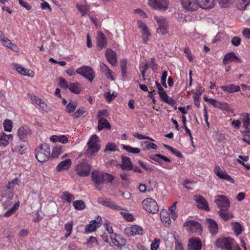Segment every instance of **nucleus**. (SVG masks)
<instances>
[{
	"instance_id": "nucleus-21",
	"label": "nucleus",
	"mask_w": 250,
	"mask_h": 250,
	"mask_svg": "<svg viewBox=\"0 0 250 250\" xmlns=\"http://www.w3.org/2000/svg\"><path fill=\"white\" fill-rule=\"evenodd\" d=\"M194 200L198 208L205 210H209L208 204L204 197L201 195L195 196Z\"/></svg>"
},
{
	"instance_id": "nucleus-55",
	"label": "nucleus",
	"mask_w": 250,
	"mask_h": 250,
	"mask_svg": "<svg viewBox=\"0 0 250 250\" xmlns=\"http://www.w3.org/2000/svg\"><path fill=\"white\" fill-rule=\"evenodd\" d=\"M77 104L75 102H70L66 106V111L68 113L73 112L76 109Z\"/></svg>"
},
{
	"instance_id": "nucleus-11",
	"label": "nucleus",
	"mask_w": 250,
	"mask_h": 250,
	"mask_svg": "<svg viewBox=\"0 0 250 250\" xmlns=\"http://www.w3.org/2000/svg\"><path fill=\"white\" fill-rule=\"evenodd\" d=\"M76 72L86 78L90 82H92L94 77L93 69L88 66H82L77 69Z\"/></svg>"
},
{
	"instance_id": "nucleus-14",
	"label": "nucleus",
	"mask_w": 250,
	"mask_h": 250,
	"mask_svg": "<svg viewBox=\"0 0 250 250\" xmlns=\"http://www.w3.org/2000/svg\"><path fill=\"white\" fill-rule=\"evenodd\" d=\"M102 224L101 217L97 215L96 219L91 221L89 224L85 226L84 230L87 233H91L96 231L97 229L101 226Z\"/></svg>"
},
{
	"instance_id": "nucleus-10",
	"label": "nucleus",
	"mask_w": 250,
	"mask_h": 250,
	"mask_svg": "<svg viewBox=\"0 0 250 250\" xmlns=\"http://www.w3.org/2000/svg\"><path fill=\"white\" fill-rule=\"evenodd\" d=\"M149 6L154 9L166 11L168 8V0H148Z\"/></svg>"
},
{
	"instance_id": "nucleus-31",
	"label": "nucleus",
	"mask_w": 250,
	"mask_h": 250,
	"mask_svg": "<svg viewBox=\"0 0 250 250\" xmlns=\"http://www.w3.org/2000/svg\"><path fill=\"white\" fill-rule=\"evenodd\" d=\"M150 158L151 160H152L155 162H157V163H158L160 164H162V160L165 162H171V160L169 158L166 157L164 155H163L160 154H155V155L151 156Z\"/></svg>"
},
{
	"instance_id": "nucleus-49",
	"label": "nucleus",
	"mask_w": 250,
	"mask_h": 250,
	"mask_svg": "<svg viewBox=\"0 0 250 250\" xmlns=\"http://www.w3.org/2000/svg\"><path fill=\"white\" fill-rule=\"evenodd\" d=\"M62 152V146H57L52 150L53 157H57Z\"/></svg>"
},
{
	"instance_id": "nucleus-25",
	"label": "nucleus",
	"mask_w": 250,
	"mask_h": 250,
	"mask_svg": "<svg viewBox=\"0 0 250 250\" xmlns=\"http://www.w3.org/2000/svg\"><path fill=\"white\" fill-rule=\"evenodd\" d=\"M13 66L14 68L22 75L31 77L34 76V72L32 71L25 69L21 65L14 63L13 64Z\"/></svg>"
},
{
	"instance_id": "nucleus-4",
	"label": "nucleus",
	"mask_w": 250,
	"mask_h": 250,
	"mask_svg": "<svg viewBox=\"0 0 250 250\" xmlns=\"http://www.w3.org/2000/svg\"><path fill=\"white\" fill-rule=\"evenodd\" d=\"M92 181L95 183L97 189L100 190V185L106 181L109 182V174L104 172L93 171L91 174Z\"/></svg>"
},
{
	"instance_id": "nucleus-41",
	"label": "nucleus",
	"mask_w": 250,
	"mask_h": 250,
	"mask_svg": "<svg viewBox=\"0 0 250 250\" xmlns=\"http://www.w3.org/2000/svg\"><path fill=\"white\" fill-rule=\"evenodd\" d=\"M232 229L237 236L240 235L242 231L241 225L238 222H232L231 223Z\"/></svg>"
},
{
	"instance_id": "nucleus-52",
	"label": "nucleus",
	"mask_w": 250,
	"mask_h": 250,
	"mask_svg": "<svg viewBox=\"0 0 250 250\" xmlns=\"http://www.w3.org/2000/svg\"><path fill=\"white\" fill-rule=\"evenodd\" d=\"M100 66L101 70L105 73L108 78L109 77V69L108 67L104 62H100Z\"/></svg>"
},
{
	"instance_id": "nucleus-59",
	"label": "nucleus",
	"mask_w": 250,
	"mask_h": 250,
	"mask_svg": "<svg viewBox=\"0 0 250 250\" xmlns=\"http://www.w3.org/2000/svg\"><path fill=\"white\" fill-rule=\"evenodd\" d=\"M142 143H144L146 145V147L148 149H156L157 148V146L151 142L146 141L142 142Z\"/></svg>"
},
{
	"instance_id": "nucleus-62",
	"label": "nucleus",
	"mask_w": 250,
	"mask_h": 250,
	"mask_svg": "<svg viewBox=\"0 0 250 250\" xmlns=\"http://www.w3.org/2000/svg\"><path fill=\"white\" fill-rule=\"evenodd\" d=\"M241 42V39L238 37H234L232 38L231 42L235 46H238Z\"/></svg>"
},
{
	"instance_id": "nucleus-19",
	"label": "nucleus",
	"mask_w": 250,
	"mask_h": 250,
	"mask_svg": "<svg viewBox=\"0 0 250 250\" xmlns=\"http://www.w3.org/2000/svg\"><path fill=\"white\" fill-rule=\"evenodd\" d=\"M110 239L114 245L121 248L125 244V240L121 235H117L113 232L112 228L110 227Z\"/></svg>"
},
{
	"instance_id": "nucleus-2",
	"label": "nucleus",
	"mask_w": 250,
	"mask_h": 250,
	"mask_svg": "<svg viewBox=\"0 0 250 250\" xmlns=\"http://www.w3.org/2000/svg\"><path fill=\"white\" fill-rule=\"evenodd\" d=\"M91 166L86 159H83L78 162L75 166V170L77 174L80 177H86L91 171Z\"/></svg>"
},
{
	"instance_id": "nucleus-37",
	"label": "nucleus",
	"mask_w": 250,
	"mask_h": 250,
	"mask_svg": "<svg viewBox=\"0 0 250 250\" xmlns=\"http://www.w3.org/2000/svg\"><path fill=\"white\" fill-rule=\"evenodd\" d=\"M120 67L121 70V74L124 78L126 77V69H127V61L125 59L121 60Z\"/></svg>"
},
{
	"instance_id": "nucleus-50",
	"label": "nucleus",
	"mask_w": 250,
	"mask_h": 250,
	"mask_svg": "<svg viewBox=\"0 0 250 250\" xmlns=\"http://www.w3.org/2000/svg\"><path fill=\"white\" fill-rule=\"evenodd\" d=\"M85 110L84 107H81L75 112L72 115L74 118H79L82 117L85 112Z\"/></svg>"
},
{
	"instance_id": "nucleus-36",
	"label": "nucleus",
	"mask_w": 250,
	"mask_h": 250,
	"mask_svg": "<svg viewBox=\"0 0 250 250\" xmlns=\"http://www.w3.org/2000/svg\"><path fill=\"white\" fill-rule=\"evenodd\" d=\"M21 183V180L18 178H15L13 180H11L10 181L8 182L6 185V187H7L8 189L14 190L15 187L16 186L20 185Z\"/></svg>"
},
{
	"instance_id": "nucleus-48",
	"label": "nucleus",
	"mask_w": 250,
	"mask_h": 250,
	"mask_svg": "<svg viewBox=\"0 0 250 250\" xmlns=\"http://www.w3.org/2000/svg\"><path fill=\"white\" fill-rule=\"evenodd\" d=\"M143 42L144 43L146 44L147 42L149 41V38L150 37V33L148 29L146 30L143 31L141 32Z\"/></svg>"
},
{
	"instance_id": "nucleus-26",
	"label": "nucleus",
	"mask_w": 250,
	"mask_h": 250,
	"mask_svg": "<svg viewBox=\"0 0 250 250\" xmlns=\"http://www.w3.org/2000/svg\"><path fill=\"white\" fill-rule=\"evenodd\" d=\"M206 222L208 224L210 232L212 235L216 234L218 230V226L217 223L214 220L210 218H207L206 219Z\"/></svg>"
},
{
	"instance_id": "nucleus-42",
	"label": "nucleus",
	"mask_w": 250,
	"mask_h": 250,
	"mask_svg": "<svg viewBox=\"0 0 250 250\" xmlns=\"http://www.w3.org/2000/svg\"><path fill=\"white\" fill-rule=\"evenodd\" d=\"M68 88L71 92L76 94L79 93L81 91L80 85L78 83L70 84Z\"/></svg>"
},
{
	"instance_id": "nucleus-54",
	"label": "nucleus",
	"mask_w": 250,
	"mask_h": 250,
	"mask_svg": "<svg viewBox=\"0 0 250 250\" xmlns=\"http://www.w3.org/2000/svg\"><path fill=\"white\" fill-rule=\"evenodd\" d=\"M1 42H3V44L5 46L12 49L14 50L16 48H17V45L12 43L8 39L4 38L3 40L1 41Z\"/></svg>"
},
{
	"instance_id": "nucleus-44",
	"label": "nucleus",
	"mask_w": 250,
	"mask_h": 250,
	"mask_svg": "<svg viewBox=\"0 0 250 250\" xmlns=\"http://www.w3.org/2000/svg\"><path fill=\"white\" fill-rule=\"evenodd\" d=\"M73 205L75 209L77 210H83L85 208V204L82 200H76L74 201Z\"/></svg>"
},
{
	"instance_id": "nucleus-17",
	"label": "nucleus",
	"mask_w": 250,
	"mask_h": 250,
	"mask_svg": "<svg viewBox=\"0 0 250 250\" xmlns=\"http://www.w3.org/2000/svg\"><path fill=\"white\" fill-rule=\"evenodd\" d=\"M143 232V228L136 225H131L130 227H127L124 229V233L127 236L142 234Z\"/></svg>"
},
{
	"instance_id": "nucleus-18",
	"label": "nucleus",
	"mask_w": 250,
	"mask_h": 250,
	"mask_svg": "<svg viewBox=\"0 0 250 250\" xmlns=\"http://www.w3.org/2000/svg\"><path fill=\"white\" fill-rule=\"evenodd\" d=\"M214 202L220 209L225 208H229L230 207V202L225 195H217L215 198Z\"/></svg>"
},
{
	"instance_id": "nucleus-40",
	"label": "nucleus",
	"mask_w": 250,
	"mask_h": 250,
	"mask_svg": "<svg viewBox=\"0 0 250 250\" xmlns=\"http://www.w3.org/2000/svg\"><path fill=\"white\" fill-rule=\"evenodd\" d=\"M20 203L19 201L17 202L16 203H15L12 208H11L10 209H9L5 213V214H4L5 216H6V217L10 216L16 210H17L18 209V208H19V207H20Z\"/></svg>"
},
{
	"instance_id": "nucleus-46",
	"label": "nucleus",
	"mask_w": 250,
	"mask_h": 250,
	"mask_svg": "<svg viewBox=\"0 0 250 250\" xmlns=\"http://www.w3.org/2000/svg\"><path fill=\"white\" fill-rule=\"evenodd\" d=\"M3 127L4 130L7 132H11L13 127V123L11 120L7 119L4 121Z\"/></svg>"
},
{
	"instance_id": "nucleus-45",
	"label": "nucleus",
	"mask_w": 250,
	"mask_h": 250,
	"mask_svg": "<svg viewBox=\"0 0 250 250\" xmlns=\"http://www.w3.org/2000/svg\"><path fill=\"white\" fill-rule=\"evenodd\" d=\"M61 198L62 200H65L68 203L71 202L75 199V197L67 191L63 192L61 195Z\"/></svg>"
},
{
	"instance_id": "nucleus-20",
	"label": "nucleus",
	"mask_w": 250,
	"mask_h": 250,
	"mask_svg": "<svg viewBox=\"0 0 250 250\" xmlns=\"http://www.w3.org/2000/svg\"><path fill=\"white\" fill-rule=\"evenodd\" d=\"M236 62L241 63V60L237 57L234 52L227 53L225 55L223 59V63L224 64H227L229 62Z\"/></svg>"
},
{
	"instance_id": "nucleus-27",
	"label": "nucleus",
	"mask_w": 250,
	"mask_h": 250,
	"mask_svg": "<svg viewBox=\"0 0 250 250\" xmlns=\"http://www.w3.org/2000/svg\"><path fill=\"white\" fill-rule=\"evenodd\" d=\"M198 8L202 9L212 8L214 6V0H196Z\"/></svg>"
},
{
	"instance_id": "nucleus-29",
	"label": "nucleus",
	"mask_w": 250,
	"mask_h": 250,
	"mask_svg": "<svg viewBox=\"0 0 250 250\" xmlns=\"http://www.w3.org/2000/svg\"><path fill=\"white\" fill-rule=\"evenodd\" d=\"M72 164L71 159H68L61 162L57 166L56 169L57 171H61L62 170H67Z\"/></svg>"
},
{
	"instance_id": "nucleus-7",
	"label": "nucleus",
	"mask_w": 250,
	"mask_h": 250,
	"mask_svg": "<svg viewBox=\"0 0 250 250\" xmlns=\"http://www.w3.org/2000/svg\"><path fill=\"white\" fill-rule=\"evenodd\" d=\"M186 230L190 233H201L202 231L201 224L197 221L194 220H188L183 225Z\"/></svg>"
},
{
	"instance_id": "nucleus-58",
	"label": "nucleus",
	"mask_w": 250,
	"mask_h": 250,
	"mask_svg": "<svg viewBox=\"0 0 250 250\" xmlns=\"http://www.w3.org/2000/svg\"><path fill=\"white\" fill-rule=\"evenodd\" d=\"M14 150L19 152L21 154H23L26 152V148L24 145H20L16 146L14 148Z\"/></svg>"
},
{
	"instance_id": "nucleus-60",
	"label": "nucleus",
	"mask_w": 250,
	"mask_h": 250,
	"mask_svg": "<svg viewBox=\"0 0 250 250\" xmlns=\"http://www.w3.org/2000/svg\"><path fill=\"white\" fill-rule=\"evenodd\" d=\"M167 76V72L165 70L164 71L161 77V83L163 86H164L166 88H167V85L166 84V79Z\"/></svg>"
},
{
	"instance_id": "nucleus-13",
	"label": "nucleus",
	"mask_w": 250,
	"mask_h": 250,
	"mask_svg": "<svg viewBox=\"0 0 250 250\" xmlns=\"http://www.w3.org/2000/svg\"><path fill=\"white\" fill-rule=\"evenodd\" d=\"M204 100L209 103L215 108H218L227 112H229L230 110L229 104L226 102H219L214 99L208 98L207 97H204Z\"/></svg>"
},
{
	"instance_id": "nucleus-53",
	"label": "nucleus",
	"mask_w": 250,
	"mask_h": 250,
	"mask_svg": "<svg viewBox=\"0 0 250 250\" xmlns=\"http://www.w3.org/2000/svg\"><path fill=\"white\" fill-rule=\"evenodd\" d=\"M239 158L241 160H239V159H237V161L240 164H241L242 165H243V166H245V167H246V168L248 169H249L250 168V166H247L244 162H247L249 160V157L248 156H242V155H239Z\"/></svg>"
},
{
	"instance_id": "nucleus-61",
	"label": "nucleus",
	"mask_w": 250,
	"mask_h": 250,
	"mask_svg": "<svg viewBox=\"0 0 250 250\" xmlns=\"http://www.w3.org/2000/svg\"><path fill=\"white\" fill-rule=\"evenodd\" d=\"M59 86L61 88L66 89L68 87L69 85L68 84L67 82L65 79L61 78L59 79Z\"/></svg>"
},
{
	"instance_id": "nucleus-51",
	"label": "nucleus",
	"mask_w": 250,
	"mask_h": 250,
	"mask_svg": "<svg viewBox=\"0 0 250 250\" xmlns=\"http://www.w3.org/2000/svg\"><path fill=\"white\" fill-rule=\"evenodd\" d=\"M76 7L77 9L81 13L83 16L87 14L88 9L86 6L83 5L77 4Z\"/></svg>"
},
{
	"instance_id": "nucleus-35",
	"label": "nucleus",
	"mask_w": 250,
	"mask_h": 250,
	"mask_svg": "<svg viewBox=\"0 0 250 250\" xmlns=\"http://www.w3.org/2000/svg\"><path fill=\"white\" fill-rule=\"evenodd\" d=\"M98 119H99L98 125L99 131H101L104 128H109V124L106 119L104 118Z\"/></svg>"
},
{
	"instance_id": "nucleus-5",
	"label": "nucleus",
	"mask_w": 250,
	"mask_h": 250,
	"mask_svg": "<svg viewBox=\"0 0 250 250\" xmlns=\"http://www.w3.org/2000/svg\"><path fill=\"white\" fill-rule=\"evenodd\" d=\"M143 208L146 211L154 214L159 210V207L157 202L152 198H147L142 202Z\"/></svg>"
},
{
	"instance_id": "nucleus-56",
	"label": "nucleus",
	"mask_w": 250,
	"mask_h": 250,
	"mask_svg": "<svg viewBox=\"0 0 250 250\" xmlns=\"http://www.w3.org/2000/svg\"><path fill=\"white\" fill-rule=\"evenodd\" d=\"M160 240L159 239L155 238L150 245L151 250H157L159 247Z\"/></svg>"
},
{
	"instance_id": "nucleus-15",
	"label": "nucleus",
	"mask_w": 250,
	"mask_h": 250,
	"mask_svg": "<svg viewBox=\"0 0 250 250\" xmlns=\"http://www.w3.org/2000/svg\"><path fill=\"white\" fill-rule=\"evenodd\" d=\"M182 7L186 10L193 12L198 9L196 0H180Z\"/></svg>"
},
{
	"instance_id": "nucleus-39",
	"label": "nucleus",
	"mask_w": 250,
	"mask_h": 250,
	"mask_svg": "<svg viewBox=\"0 0 250 250\" xmlns=\"http://www.w3.org/2000/svg\"><path fill=\"white\" fill-rule=\"evenodd\" d=\"M64 229L66 231V233L65 234V237L67 238L70 235L72 232L73 229V221L72 220L68 221L64 225Z\"/></svg>"
},
{
	"instance_id": "nucleus-24",
	"label": "nucleus",
	"mask_w": 250,
	"mask_h": 250,
	"mask_svg": "<svg viewBox=\"0 0 250 250\" xmlns=\"http://www.w3.org/2000/svg\"><path fill=\"white\" fill-rule=\"evenodd\" d=\"M97 44L99 47L102 49L107 44V39L102 32H98L97 37Z\"/></svg>"
},
{
	"instance_id": "nucleus-28",
	"label": "nucleus",
	"mask_w": 250,
	"mask_h": 250,
	"mask_svg": "<svg viewBox=\"0 0 250 250\" xmlns=\"http://www.w3.org/2000/svg\"><path fill=\"white\" fill-rule=\"evenodd\" d=\"M12 134H6L2 132L0 133V146H6L9 144V141L13 139Z\"/></svg>"
},
{
	"instance_id": "nucleus-16",
	"label": "nucleus",
	"mask_w": 250,
	"mask_h": 250,
	"mask_svg": "<svg viewBox=\"0 0 250 250\" xmlns=\"http://www.w3.org/2000/svg\"><path fill=\"white\" fill-rule=\"evenodd\" d=\"M241 120L243 123V126L245 129V131L242 132V134L248 137L250 139V118L248 113H243L240 115Z\"/></svg>"
},
{
	"instance_id": "nucleus-34",
	"label": "nucleus",
	"mask_w": 250,
	"mask_h": 250,
	"mask_svg": "<svg viewBox=\"0 0 250 250\" xmlns=\"http://www.w3.org/2000/svg\"><path fill=\"white\" fill-rule=\"evenodd\" d=\"M219 214L221 217L225 221H227L229 218L233 217L232 214L228 210V208H225L220 209Z\"/></svg>"
},
{
	"instance_id": "nucleus-1",
	"label": "nucleus",
	"mask_w": 250,
	"mask_h": 250,
	"mask_svg": "<svg viewBox=\"0 0 250 250\" xmlns=\"http://www.w3.org/2000/svg\"><path fill=\"white\" fill-rule=\"evenodd\" d=\"M98 137L96 135H92L89 138L87 143L88 147L85 152V154L87 156L89 157L94 156L100 149V146L98 144Z\"/></svg>"
},
{
	"instance_id": "nucleus-12",
	"label": "nucleus",
	"mask_w": 250,
	"mask_h": 250,
	"mask_svg": "<svg viewBox=\"0 0 250 250\" xmlns=\"http://www.w3.org/2000/svg\"><path fill=\"white\" fill-rule=\"evenodd\" d=\"M214 173L221 180H225L231 184L234 183V179L218 165H215L213 170Z\"/></svg>"
},
{
	"instance_id": "nucleus-43",
	"label": "nucleus",
	"mask_w": 250,
	"mask_h": 250,
	"mask_svg": "<svg viewBox=\"0 0 250 250\" xmlns=\"http://www.w3.org/2000/svg\"><path fill=\"white\" fill-rule=\"evenodd\" d=\"M250 4V0H238L237 7L241 10H244Z\"/></svg>"
},
{
	"instance_id": "nucleus-9",
	"label": "nucleus",
	"mask_w": 250,
	"mask_h": 250,
	"mask_svg": "<svg viewBox=\"0 0 250 250\" xmlns=\"http://www.w3.org/2000/svg\"><path fill=\"white\" fill-rule=\"evenodd\" d=\"M154 19L157 22L158 27L157 32L162 35H166L168 30V25L167 20L166 18L154 17Z\"/></svg>"
},
{
	"instance_id": "nucleus-22",
	"label": "nucleus",
	"mask_w": 250,
	"mask_h": 250,
	"mask_svg": "<svg viewBox=\"0 0 250 250\" xmlns=\"http://www.w3.org/2000/svg\"><path fill=\"white\" fill-rule=\"evenodd\" d=\"M121 160L122 163L120 164V167L123 170L128 171L133 169V166L129 157L122 156L121 157Z\"/></svg>"
},
{
	"instance_id": "nucleus-47",
	"label": "nucleus",
	"mask_w": 250,
	"mask_h": 250,
	"mask_svg": "<svg viewBox=\"0 0 250 250\" xmlns=\"http://www.w3.org/2000/svg\"><path fill=\"white\" fill-rule=\"evenodd\" d=\"M110 64L113 66L117 65V57L116 53L110 49Z\"/></svg>"
},
{
	"instance_id": "nucleus-30",
	"label": "nucleus",
	"mask_w": 250,
	"mask_h": 250,
	"mask_svg": "<svg viewBox=\"0 0 250 250\" xmlns=\"http://www.w3.org/2000/svg\"><path fill=\"white\" fill-rule=\"evenodd\" d=\"M221 89L225 92L229 93L238 92L240 90V87L238 85H235L233 84H230L226 85H222L220 87Z\"/></svg>"
},
{
	"instance_id": "nucleus-6",
	"label": "nucleus",
	"mask_w": 250,
	"mask_h": 250,
	"mask_svg": "<svg viewBox=\"0 0 250 250\" xmlns=\"http://www.w3.org/2000/svg\"><path fill=\"white\" fill-rule=\"evenodd\" d=\"M32 133V130L29 126L22 125L18 129L17 136L20 141L25 142L31 137Z\"/></svg>"
},
{
	"instance_id": "nucleus-32",
	"label": "nucleus",
	"mask_w": 250,
	"mask_h": 250,
	"mask_svg": "<svg viewBox=\"0 0 250 250\" xmlns=\"http://www.w3.org/2000/svg\"><path fill=\"white\" fill-rule=\"evenodd\" d=\"M161 219L163 223L166 226L170 224L171 220L169 213L167 211H162L160 213Z\"/></svg>"
},
{
	"instance_id": "nucleus-33",
	"label": "nucleus",
	"mask_w": 250,
	"mask_h": 250,
	"mask_svg": "<svg viewBox=\"0 0 250 250\" xmlns=\"http://www.w3.org/2000/svg\"><path fill=\"white\" fill-rule=\"evenodd\" d=\"M14 195V190L8 189L6 186L5 188L2 190L0 194L1 197L6 198L9 200H11L13 198Z\"/></svg>"
},
{
	"instance_id": "nucleus-63",
	"label": "nucleus",
	"mask_w": 250,
	"mask_h": 250,
	"mask_svg": "<svg viewBox=\"0 0 250 250\" xmlns=\"http://www.w3.org/2000/svg\"><path fill=\"white\" fill-rule=\"evenodd\" d=\"M97 201L99 204L104 206L108 207L109 206V202L107 199L101 197L98 199Z\"/></svg>"
},
{
	"instance_id": "nucleus-23",
	"label": "nucleus",
	"mask_w": 250,
	"mask_h": 250,
	"mask_svg": "<svg viewBox=\"0 0 250 250\" xmlns=\"http://www.w3.org/2000/svg\"><path fill=\"white\" fill-rule=\"evenodd\" d=\"M202 243L198 238H192L189 240L188 250H201Z\"/></svg>"
},
{
	"instance_id": "nucleus-8",
	"label": "nucleus",
	"mask_w": 250,
	"mask_h": 250,
	"mask_svg": "<svg viewBox=\"0 0 250 250\" xmlns=\"http://www.w3.org/2000/svg\"><path fill=\"white\" fill-rule=\"evenodd\" d=\"M216 246L223 250H232L234 239L230 237L218 239L216 242Z\"/></svg>"
},
{
	"instance_id": "nucleus-38",
	"label": "nucleus",
	"mask_w": 250,
	"mask_h": 250,
	"mask_svg": "<svg viewBox=\"0 0 250 250\" xmlns=\"http://www.w3.org/2000/svg\"><path fill=\"white\" fill-rule=\"evenodd\" d=\"M122 148L125 150L127 152L133 154L139 153L140 152V148L138 147H133L129 145H123L122 146Z\"/></svg>"
},
{
	"instance_id": "nucleus-64",
	"label": "nucleus",
	"mask_w": 250,
	"mask_h": 250,
	"mask_svg": "<svg viewBox=\"0 0 250 250\" xmlns=\"http://www.w3.org/2000/svg\"><path fill=\"white\" fill-rule=\"evenodd\" d=\"M242 34L246 39H250V28H244L242 31Z\"/></svg>"
},
{
	"instance_id": "nucleus-57",
	"label": "nucleus",
	"mask_w": 250,
	"mask_h": 250,
	"mask_svg": "<svg viewBox=\"0 0 250 250\" xmlns=\"http://www.w3.org/2000/svg\"><path fill=\"white\" fill-rule=\"evenodd\" d=\"M140 69H141V73L142 75V80L145 81L146 80L145 77L146 73L148 69V65L147 63H145L142 66L140 67Z\"/></svg>"
},
{
	"instance_id": "nucleus-3",
	"label": "nucleus",
	"mask_w": 250,
	"mask_h": 250,
	"mask_svg": "<svg viewBox=\"0 0 250 250\" xmlns=\"http://www.w3.org/2000/svg\"><path fill=\"white\" fill-rule=\"evenodd\" d=\"M35 156L41 163L47 161L50 156V149L47 144H42L35 149Z\"/></svg>"
}]
</instances>
